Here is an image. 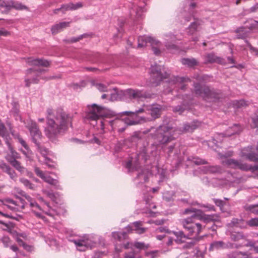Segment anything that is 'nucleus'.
<instances>
[{
	"instance_id": "nucleus-1",
	"label": "nucleus",
	"mask_w": 258,
	"mask_h": 258,
	"mask_svg": "<svg viewBox=\"0 0 258 258\" xmlns=\"http://www.w3.org/2000/svg\"><path fill=\"white\" fill-rule=\"evenodd\" d=\"M200 125V122L194 120L184 123L182 127L174 128L169 124H166L165 121H164V123L156 129L154 134H151L154 142L150 147L144 149V154L147 155L150 153L153 156H155L159 146L165 145L175 140L173 135L175 132H178V134L191 133Z\"/></svg>"
},
{
	"instance_id": "nucleus-2",
	"label": "nucleus",
	"mask_w": 258,
	"mask_h": 258,
	"mask_svg": "<svg viewBox=\"0 0 258 258\" xmlns=\"http://www.w3.org/2000/svg\"><path fill=\"white\" fill-rule=\"evenodd\" d=\"M46 120L45 134L52 142L55 141L59 135L67 132L69 124H71V117L61 108L55 110L48 108Z\"/></svg>"
},
{
	"instance_id": "nucleus-3",
	"label": "nucleus",
	"mask_w": 258,
	"mask_h": 258,
	"mask_svg": "<svg viewBox=\"0 0 258 258\" xmlns=\"http://www.w3.org/2000/svg\"><path fill=\"white\" fill-rule=\"evenodd\" d=\"M184 213L186 214L193 213L190 217L184 219L181 222L184 228L188 232V236H198L201 232L202 225L200 223L196 222V219H204L206 221L213 220L212 216L203 215L201 210L193 208L185 209Z\"/></svg>"
},
{
	"instance_id": "nucleus-4",
	"label": "nucleus",
	"mask_w": 258,
	"mask_h": 258,
	"mask_svg": "<svg viewBox=\"0 0 258 258\" xmlns=\"http://www.w3.org/2000/svg\"><path fill=\"white\" fill-rule=\"evenodd\" d=\"M194 86L195 94L205 100L215 101L222 97V94L219 91L211 89L209 87L201 86L199 83H195Z\"/></svg>"
},
{
	"instance_id": "nucleus-5",
	"label": "nucleus",
	"mask_w": 258,
	"mask_h": 258,
	"mask_svg": "<svg viewBox=\"0 0 258 258\" xmlns=\"http://www.w3.org/2000/svg\"><path fill=\"white\" fill-rule=\"evenodd\" d=\"M127 95L130 98H150V94L143 93L139 90L127 89L125 92L121 90L118 91L116 88H114L113 91L110 95L109 100L114 101L121 99L123 95Z\"/></svg>"
},
{
	"instance_id": "nucleus-6",
	"label": "nucleus",
	"mask_w": 258,
	"mask_h": 258,
	"mask_svg": "<svg viewBox=\"0 0 258 258\" xmlns=\"http://www.w3.org/2000/svg\"><path fill=\"white\" fill-rule=\"evenodd\" d=\"M147 43H150L152 47V50L155 55H159L161 51L159 47L161 43L155 38L149 36H140L138 38V48H142L146 46Z\"/></svg>"
},
{
	"instance_id": "nucleus-7",
	"label": "nucleus",
	"mask_w": 258,
	"mask_h": 258,
	"mask_svg": "<svg viewBox=\"0 0 258 258\" xmlns=\"http://www.w3.org/2000/svg\"><path fill=\"white\" fill-rule=\"evenodd\" d=\"M169 74L164 68L155 64L151 68V81L153 85L157 86L164 79L167 78Z\"/></svg>"
},
{
	"instance_id": "nucleus-8",
	"label": "nucleus",
	"mask_w": 258,
	"mask_h": 258,
	"mask_svg": "<svg viewBox=\"0 0 258 258\" xmlns=\"http://www.w3.org/2000/svg\"><path fill=\"white\" fill-rule=\"evenodd\" d=\"M34 172L37 176L43 179L45 182L54 186L56 188H59L58 181L56 179H53L50 176L47 175V172H43L37 167H34Z\"/></svg>"
},
{
	"instance_id": "nucleus-9",
	"label": "nucleus",
	"mask_w": 258,
	"mask_h": 258,
	"mask_svg": "<svg viewBox=\"0 0 258 258\" xmlns=\"http://www.w3.org/2000/svg\"><path fill=\"white\" fill-rule=\"evenodd\" d=\"M73 241L77 247L78 250L81 251H84L88 248H92L95 244L88 238L85 237L78 240H74Z\"/></svg>"
},
{
	"instance_id": "nucleus-10",
	"label": "nucleus",
	"mask_w": 258,
	"mask_h": 258,
	"mask_svg": "<svg viewBox=\"0 0 258 258\" xmlns=\"http://www.w3.org/2000/svg\"><path fill=\"white\" fill-rule=\"evenodd\" d=\"M240 156L250 161H257L258 155L253 152L252 147L248 146L241 150Z\"/></svg>"
},
{
	"instance_id": "nucleus-11",
	"label": "nucleus",
	"mask_w": 258,
	"mask_h": 258,
	"mask_svg": "<svg viewBox=\"0 0 258 258\" xmlns=\"http://www.w3.org/2000/svg\"><path fill=\"white\" fill-rule=\"evenodd\" d=\"M103 109V107L93 104L89 112L86 115V117L91 120H96L103 115L102 112Z\"/></svg>"
},
{
	"instance_id": "nucleus-12",
	"label": "nucleus",
	"mask_w": 258,
	"mask_h": 258,
	"mask_svg": "<svg viewBox=\"0 0 258 258\" xmlns=\"http://www.w3.org/2000/svg\"><path fill=\"white\" fill-rule=\"evenodd\" d=\"M27 127L30 131L32 137V141L34 143H37V140L40 139L41 133L38 127L36 122L31 121L27 125Z\"/></svg>"
},
{
	"instance_id": "nucleus-13",
	"label": "nucleus",
	"mask_w": 258,
	"mask_h": 258,
	"mask_svg": "<svg viewBox=\"0 0 258 258\" xmlns=\"http://www.w3.org/2000/svg\"><path fill=\"white\" fill-rule=\"evenodd\" d=\"M146 107L147 110L151 111V115L154 119L160 117L161 113V107L158 105H152L149 106H144Z\"/></svg>"
},
{
	"instance_id": "nucleus-14",
	"label": "nucleus",
	"mask_w": 258,
	"mask_h": 258,
	"mask_svg": "<svg viewBox=\"0 0 258 258\" xmlns=\"http://www.w3.org/2000/svg\"><path fill=\"white\" fill-rule=\"evenodd\" d=\"M27 63L30 66H42L47 67L50 65V62L44 59H33L29 58L27 59Z\"/></svg>"
},
{
	"instance_id": "nucleus-15",
	"label": "nucleus",
	"mask_w": 258,
	"mask_h": 258,
	"mask_svg": "<svg viewBox=\"0 0 258 258\" xmlns=\"http://www.w3.org/2000/svg\"><path fill=\"white\" fill-rule=\"evenodd\" d=\"M70 22H62L58 24H56L53 25L51 28V31L53 35H55L64 28L69 27Z\"/></svg>"
},
{
	"instance_id": "nucleus-16",
	"label": "nucleus",
	"mask_w": 258,
	"mask_h": 258,
	"mask_svg": "<svg viewBox=\"0 0 258 258\" xmlns=\"http://www.w3.org/2000/svg\"><path fill=\"white\" fill-rule=\"evenodd\" d=\"M228 247V245L222 241H214L210 245L209 250L213 251Z\"/></svg>"
},
{
	"instance_id": "nucleus-17",
	"label": "nucleus",
	"mask_w": 258,
	"mask_h": 258,
	"mask_svg": "<svg viewBox=\"0 0 258 258\" xmlns=\"http://www.w3.org/2000/svg\"><path fill=\"white\" fill-rule=\"evenodd\" d=\"M0 136L2 137L6 141V143L7 144L8 147L10 148L11 152L13 154H14V152L12 150L11 148V145L9 141V136L7 133V130L4 124L0 120Z\"/></svg>"
},
{
	"instance_id": "nucleus-18",
	"label": "nucleus",
	"mask_w": 258,
	"mask_h": 258,
	"mask_svg": "<svg viewBox=\"0 0 258 258\" xmlns=\"http://www.w3.org/2000/svg\"><path fill=\"white\" fill-rule=\"evenodd\" d=\"M223 63L224 62L223 58L217 56L214 53H210L205 55V63Z\"/></svg>"
},
{
	"instance_id": "nucleus-19",
	"label": "nucleus",
	"mask_w": 258,
	"mask_h": 258,
	"mask_svg": "<svg viewBox=\"0 0 258 258\" xmlns=\"http://www.w3.org/2000/svg\"><path fill=\"white\" fill-rule=\"evenodd\" d=\"M202 172L205 174H216L222 172V169L219 166H209L203 167Z\"/></svg>"
},
{
	"instance_id": "nucleus-20",
	"label": "nucleus",
	"mask_w": 258,
	"mask_h": 258,
	"mask_svg": "<svg viewBox=\"0 0 258 258\" xmlns=\"http://www.w3.org/2000/svg\"><path fill=\"white\" fill-rule=\"evenodd\" d=\"M235 32L237 34L236 37L238 39H245L251 33L246 26L238 28Z\"/></svg>"
},
{
	"instance_id": "nucleus-21",
	"label": "nucleus",
	"mask_w": 258,
	"mask_h": 258,
	"mask_svg": "<svg viewBox=\"0 0 258 258\" xmlns=\"http://www.w3.org/2000/svg\"><path fill=\"white\" fill-rule=\"evenodd\" d=\"M12 5V1L0 0V12L2 13H7L11 9Z\"/></svg>"
},
{
	"instance_id": "nucleus-22",
	"label": "nucleus",
	"mask_w": 258,
	"mask_h": 258,
	"mask_svg": "<svg viewBox=\"0 0 258 258\" xmlns=\"http://www.w3.org/2000/svg\"><path fill=\"white\" fill-rule=\"evenodd\" d=\"M82 7V5L81 3H77V4H74L73 3H69L66 5H62L60 9H61V11L63 13H64L66 11L69 10H75L78 8H81Z\"/></svg>"
},
{
	"instance_id": "nucleus-23",
	"label": "nucleus",
	"mask_w": 258,
	"mask_h": 258,
	"mask_svg": "<svg viewBox=\"0 0 258 258\" xmlns=\"http://www.w3.org/2000/svg\"><path fill=\"white\" fill-rule=\"evenodd\" d=\"M166 40L167 41H169L170 40H171V41L174 42L176 40L175 36H174L173 35H171V36L166 35ZM165 46H166L167 49L168 50H172L178 49V47L175 44H174L173 43H170L169 42H166Z\"/></svg>"
},
{
	"instance_id": "nucleus-24",
	"label": "nucleus",
	"mask_w": 258,
	"mask_h": 258,
	"mask_svg": "<svg viewBox=\"0 0 258 258\" xmlns=\"http://www.w3.org/2000/svg\"><path fill=\"white\" fill-rule=\"evenodd\" d=\"M9 162L21 173L24 174L27 172V169L24 167L21 166V163L16 159L9 160Z\"/></svg>"
},
{
	"instance_id": "nucleus-25",
	"label": "nucleus",
	"mask_w": 258,
	"mask_h": 258,
	"mask_svg": "<svg viewBox=\"0 0 258 258\" xmlns=\"http://www.w3.org/2000/svg\"><path fill=\"white\" fill-rule=\"evenodd\" d=\"M241 132V127L237 124H235L233 126L229 127L226 131L225 134L227 137H230L231 135L239 134Z\"/></svg>"
},
{
	"instance_id": "nucleus-26",
	"label": "nucleus",
	"mask_w": 258,
	"mask_h": 258,
	"mask_svg": "<svg viewBox=\"0 0 258 258\" xmlns=\"http://www.w3.org/2000/svg\"><path fill=\"white\" fill-rule=\"evenodd\" d=\"M181 63L188 67H194L198 64V61L194 58H184L181 60Z\"/></svg>"
},
{
	"instance_id": "nucleus-27",
	"label": "nucleus",
	"mask_w": 258,
	"mask_h": 258,
	"mask_svg": "<svg viewBox=\"0 0 258 258\" xmlns=\"http://www.w3.org/2000/svg\"><path fill=\"white\" fill-rule=\"evenodd\" d=\"M112 236L114 239L117 240L118 241H122L123 240L128 238L127 234L125 232H113L112 233Z\"/></svg>"
},
{
	"instance_id": "nucleus-28",
	"label": "nucleus",
	"mask_w": 258,
	"mask_h": 258,
	"mask_svg": "<svg viewBox=\"0 0 258 258\" xmlns=\"http://www.w3.org/2000/svg\"><path fill=\"white\" fill-rule=\"evenodd\" d=\"M189 81V79L186 77H173V78L170 81L169 83L172 84L177 85L178 86L184 82Z\"/></svg>"
},
{
	"instance_id": "nucleus-29",
	"label": "nucleus",
	"mask_w": 258,
	"mask_h": 258,
	"mask_svg": "<svg viewBox=\"0 0 258 258\" xmlns=\"http://www.w3.org/2000/svg\"><path fill=\"white\" fill-rule=\"evenodd\" d=\"M245 24L250 32L251 30L258 28V22L252 19L247 20Z\"/></svg>"
},
{
	"instance_id": "nucleus-30",
	"label": "nucleus",
	"mask_w": 258,
	"mask_h": 258,
	"mask_svg": "<svg viewBox=\"0 0 258 258\" xmlns=\"http://www.w3.org/2000/svg\"><path fill=\"white\" fill-rule=\"evenodd\" d=\"M231 239L234 241H238L240 239H243L245 238V236L241 232H233L230 235Z\"/></svg>"
},
{
	"instance_id": "nucleus-31",
	"label": "nucleus",
	"mask_w": 258,
	"mask_h": 258,
	"mask_svg": "<svg viewBox=\"0 0 258 258\" xmlns=\"http://www.w3.org/2000/svg\"><path fill=\"white\" fill-rule=\"evenodd\" d=\"M173 234L176 237V239L175 241L177 243H180L182 242L181 239L182 238H186V235L184 234L182 231H172Z\"/></svg>"
},
{
	"instance_id": "nucleus-32",
	"label": "nucleus",
	"mask_w": 258,
	"mask_h": 258,
	"mask_svg": "<svg viewBox=\"0 0 258 258\" xmlns=\"http://www.w3.org/2000/svg\"><path fill=\"white\" fill-rule=\"evenodd\" d=\"M137 178L140 180V182H146L148 180V172L146 170L142 171L138 174Z\"/></svg>"
},
{
	"instance_id": "nucleus-33",
	"label": "nucleus",
	"mask_w": 258,
	"mask_h": 258,
	"mask_svg": "<svg viewBox=\"0 0 258 258\" xmlns=\"http://www.w3.org/2000/svg\"><path fill=\"white\" fill-rule=\"evenodd\" d=\"M188 160L192 161L194 164H195L197 165L206 164L207 163V162L205 160L200 158L197 157H192L191 158H188Z\"/></svg>"
},
{
	"instance_id": "nucleus-34",
	"label": "nucleus",
	"mask_w": 258,
	"mask_h": 258,
	"mask_svg": "<svg viewBox=\"0 0 258 258\" xmlns=\"http://www.w3.org/2000/svg\"><path fill=\"white\" fill-rule=\"evenodd\" d=\"M35 144L37 146L38 151L39 152V153L43 156L44 158L45 159V157H47L46 156L48 153V149L45 147L41 146L38 142Z\"/></svg>"
},
{
	"instance_id": "nucleus-35",
	"label": "nucleus",
	"mask_w": 258,
	"mask_h": 258,
	"mask_svg": "<svg viewBox=\"0 0 258 258\" xmlns=\"http://www.w3.org/2000/svg\"><path fill=\"white\" fill-rule=\"evenodd\" d=\"M134 226V230L136 231L137 233L142 234L146 232V228L141 227V222H136L133 223Z\"/></svg>"
},
{
	"instance_id": "nucleus-36",
	"label": "nucleus",
	"mask_w": 258,
	"mask_h": 258,
	"mask_svg": "<svg viewBox=\"0 0 258 258\" xmlns=\"http://www.w3.org/2000/svg\"><path fill=\"white\" fill-rule=\"evenodd\" d=\"M13 5L11 6V8H14L17 10H28V8L23 5L22 3L15 2L12 1Z\"/></svg>"
},
{
	"instance_id": "nucleus-37",
	"label": "nucleus",
	"mask_w": 258,
	"mask_h": 258,
	"mask_svg": "<svg viewBox=\"0 0 258 258\" xmlns=\"http://www.w3.org/2000/svg\"><path fill=\"white\" fill-rule=\"evenodd\" d=\"M228 258H248L244 253L239 252H235L228 255Z\"/></svg>"
},
{
	"instance_id": "nucleus-38",
	"label": "nucleus",
	"mask_w": 258,
	"mask_h": 258,
	"mask_svg": "<svg viewBox=\"0 0 258 258\" xmlns=\"http://www.w3.org/2000/svg\"><path fill=\"white\" fill-rule=\"evenodd\" d=\"M9 176L11 179L14 181H16L17 178V175L16 172L12 169L10 167L5 171Z\"/></svg>"
},
{
	"instance_id": "nucleus-39",
	"label": "nucleus",
	"mask_w": 258,
	"mask_h": 258,
	"mask_svg": "<svg viewBox=\"0 0 258 258\" xmlns=\"http://www.w3.org/2000/svg\"><path fill=\"white\" fill-rule=\"evenodd\" d=\"M0 224L4 226L5 227H2L4 230H7L10 233L12 232L11 228L14 226L13 223L12 222H9L8 223H5L2 221H0Z\"/></svg>"
},
{
	"instance_id": "nucleus-40",
	"label": "nucleus",
	"mask_w": 258,
	"mask_h": 258,
	"mask_svg": "<svg viewBox=\"0 0 258 258\" xmlns=\"http://www.w3.org/2000/svg\"><path fill=\"white\" fill-rule=\"evenodd\" d=\"M246 210L250 211L254 214L258 215V205H252L245 206Z\"/></svg>"
},
{
	"instance_id": "nucleus-41",
	"label": "nucleus",
	"mask_w": 258,
	"mask_h": 258,
	"mask_svg": "<svg viewBox=\"0 0 258 258\" xmlns=\"http://www.w3.org/2000/svg\"><path fill=\"white\" fill-rule=\"evenodd\" d=\"M199 25V24L196 22L192 23L188 27L189 31H188V33L190 35L194 34L197 31Z\"/></svg>"
},
{
	"instance_id": "nucleus-42",
	"label": "nucleus",
	"mask_w": 258,
	"mask_h": 258,
	"mask_svg": "<svg viewBox=\"0 0 258 258\" xmlns=\"http://www.w3.org/2000/svg\"><path fill=\"white\" fill-rule=\"evenodd\" d=\"M20 181L21 183H22L26 187L33 189L34 188V185L30 182L29 180L25 178H21Z\"/></svg>"
},
{
	"instance_id": "nucleus-43",
	"label": "nucleus",
	"mask_w": 258,
	"mask_h": 258,
	"mask_svg": "<svg viewBox=\"0 0 258 258\" xmlns=\"http://www.w3.org/2000/svg\"><path fill=\"white\" fill-rule=\"evenodd\" d=\"M95 86L100 92H108L109 91L107 86L101 83H96L95 84Z\"/></svg>"
},
{
	"instance_id": "nucleus-44",
	"label": "nucleus",
	"mask_w": 258,
	"mask_h": 258,
	"mask_svg": "<svg viewBox=\"0 0 258 258\" xmlns=\"http://www.w3.org/2000/svg\"><path fill=\"white\" fill-rule=\"evenodd\" d=\"M234 105L238 108H240L243 106L247 105V103L244 100H236L234 102Z\"/></svg>"
},
{
	"instance_id": "nucleus-45",
	"label": "nucleus",
	"mask_w": 258,
	"mask_h": 258,
	"mask_svg": "<svg viewBox=\"0 0 258 258\" xmlns=\"http://www.w3.org/2000/svg\"><path fill=\"white\" fill-rule=\"evenodd\" d=\"M250 226H258V218H252L247 222Z\"/></svg>"
},
{
	"instance_id": "nucleus-46",
	"label": "nucleus",
	"mask_w": 258,
	"mask_h": 258,
	"mask_svg": "<svg viewBox=\"0 0 258 258\" xmlns=\"http://www.w3.org/2000/svg\"><path fill=\"white\" fill-rule=\"evenodd\" d=\"M252 122L251 126L252 127H258V116L254 115L251 117Z\"/></svg>"
},
{
	"instance_id": "nucleus-47",
	"label": "nucleus",
	"mask_w": 258,
	"mask_h": 258,
	"mask_svg": "<svg viewBox=\"0 0 258 258\" xmlns=\"http://www.w3.org/2000/svg\"><path fill=\"white\" fill-rule=\"evenodd\" d=\"M245 42L247 44V45L249 47L250 50L251 52H255V54L256 55H258V48L253 47L248 40H245Z\"/></svg>"
},
{
	"instance_id": "nucleus-48",
	"label": "nucleus",
	"mask_w": 258,
	"mask_h": 258,
	"mask_svg": "<svg viewBox=\"0 0 258 258\" xmlns=\"http://www.w3.org/2000/svg\"><path fill=\"white\" fill-rule=\"evenodd\" d=\"M133 245L139 249H143L147 248V246H146L145 243L143 242H136Z\"/></svg>"
},
{
	"instance_id": "nucleus-49",
	"label": "nucleus",
	"mask_w": 258,
	"mask_h": 258,
	"mask_svg": "<svg viewBox=\"0 0 258 258\" xmlns=\"http://www.w3.org/2000/svg\"><path fill=\"white\" fill-rule=\"evenodd\" d=\"M25 81V86L27 87H29L31 83H38V80L36 78H33L32 79L29 78L26 79Z\"/></svg>"
},
{
	"instance_id": "nucleus-50",
	"label": "nucleus",
	"mask_w": 258,
	"mask_h": 258,
	"mask_svg": "<svg viewBox=\"0 0 258 258\" xmlns=\"http://www.w3.org/2000/svg\"><path fill=\"white\" fill-rule=\"evenodd\" d=\"M184 108L180 105H178L173 108V111L174 112L178 113L179 114H181L184 111Z\"/></svg>"
},
{
	"instance_id": "nucleus-51",
	"label": "nucleus",
	"mask_w": 258,
	"mask_h": 258,
	"mask_svg": "<svg viewBox=\"0 0 258 258\" xmlns=\"http://www.w3.org/2000/svg\"><path fill=\"white\" fill-rule=\"evenodd\" d=\"M1 241L3 243V244H4V246L5 247H7L9 246V243L10 242V239L9 237H8V236H4L1 239Z\"/></svg>"
},
{
	"instance_id": "nucleus-52",
	"label": "nucleus",
	"mask_w": 258,
	"mask_h": 258,
	"mask_svg": "<svg viewBox=\"0 0 258 258\" xmlns=\"http://www.w3.org/2000/svg\"><path fill=\"white\" fill-rule=\"evenodd\" d=\"M11 35V32L6 30L5 28L0 29V36H8Z\"/></svg>"
},
{
	"instance_id": "nucleus-53",
	"label": "nucleus",
	"mask_w": 258,
	"mask_h": 258,
	"mask_svg": "<svg viewBox=\"0 0 258 258\" xmlns=\"http://www.w3.org/2000/svg\"><path fill=\"white\" fill-rule=\"evenodd\" d=\"M86 36L85 34L81 35L78 36V37H73L70 40H69V42L74 43L79 41L81 39H83Z\"/></svg>"
},
{
	"instance_id": "nucleus-54",
	"label": "nucleus",
	"mask_w": 258,
	"mask_h": 258,
	"mask_svg": "<svg viewBox=\"0 0 258 258\" xmlns=\"http://www.w3.org/2000/svg\"><path fill=\"white\" fill-rule=\"evenodd\" d=\"M195 245V242L194 241H190L189 242H187L183 246V248L184 249H190L194 247Z\"/></svg>"
},
{
	"instance_id": "nucleus-55",
	"label": "nucleus",
	"mask_w": 258,
	"mask_h": 258,
	"mask_svg": "<svg viewBox=\"0 0 258 258\" xmlns=\"http://www.w3.org/2000/svg\"><path fill=\"white\" fill-rule=\"evenodd\" d=\"M213 201L215 204L221 209L224 206V202L222 200L213 199Z\"/></svg>"
},
{
	"instance_id": "nucleus-56",
	"label": "nucleus",
	"mask_w": 258,
	"mask_h": 258,
	"mask_svg": "<svg viewBox=\"0 0 258 258\" xmlns=\"http://www.w3.org/2000/svg\"><path fill=\"white\" fill-rule=\"evenodd\" d=\"M10 166L8 165L4 161H0V168L5 172Z\"/></svg>"
},
{
	"instance_id": "nucleus-57",
	"label": "nucleus",
	"mask_w": 258,
	"mask_h": 258,
	"mask_svg": "<svg viewBox=\"0 0 258 258\" xmlns=\"http://www.w3.org/2000/svg\"><path fill=\"white\" fill-rule=\"evenodd\" d=\"M158 252V250L151 251L147 253V255L148 256H151V258H156L157 256V254Z\"/></svg>"
},
{
	"instance_id": "nucleus-58",
	"label": "nucleus",
	"mask_w": 258,
	"mask_h": 258,
	"mask_svg": "<svg viewBox=\"0 0 258 258\" xmlns=\"http://www.w3.org/2000/svg\"><path fill=\"white\" fill-rule=\"evenodd\" d=\"M19 141L22 145V146H23L27 151H29V146L27 145V144H26L24 140H23L22 138H19Z\"/></svg>"
},
{
	"instance_id": "nucleus-59",
	"label": "nucleus",
	"mask_w": 258,
	"mask_h": 258,
	"mask_svg": "<svg viewBox=\"0 0 258 258\" xmlns=\"http://www.w3.org/2000/svg\"><path fill=\"white\" fill-rule=\"evenodd\" d=\"M219 155L221 158H227L228 157L232 156L233 155V152L232 151H228V152L225 153L224 154H219Z\"/></svg>"
},
{
	"instance_id": "nucleus-60",
	"label": "nucleus",
	"mask_w": 258,
	"mask_h": 258,
	"mask_svg": "<svg viewBox=\"0 0 258 258\" xmlns=\"http://www.w3.org/2000/svg\"><path fill=\"white\" fill-rule=\"evenodd\" d=\"M51 162V160L48 158V157H45L44 163L46 164L48 167L52 168L53 167V165L50 164Z\"/></svg>"
},
{
	"instance_id": "nucleus-61",
	"label": "nucleus",
	"mask_w": 258,
	"mask_h": 258,
	"mask_svg": "<svg viewBox=\"0 0 258 258\" xmlns=\"http://www.w3.org/2000/svg\"><path fill=\"white\" fill-rule=\"evenodd\" d=\"M11 148H12V147H11ZM8 148H9V150H10V152H11V154H12V157H10L9 156H7L6 157V159H7V161L9 162V160H12L13 159H15L14 158V157H15V154H16V152H15L13 150V149H12L13 151L14 152V154H12V153L11 152V151L10 150V148H9V147H8ZM12 149H13V148H12Z\"/></svg>"
},
{
	"instance_id": "nucleus-62",
	"label": "nucleus",
	"mask_w": 258,
	"mask_h": 258,
	"mask_svg": "<svg viewBox=\"0 0 258 258\" xmlns=\"http://www.w3.org/2000/svg\"><path fill=\"white\" fill-rule=\"evenodd\" d=\"M175 147V144H172L168 147V154H170L173 152V150Z\"/></svg>"
},
{
	"instance_id": "nucleus-63",
	"label": "nucleus",
	"mask_w": 258,
	"mask_h": 258,
	"mask_svg": "<svg viewBox=\"0 0 258 258\" xmlns=\"http://www.w3.org/2000/svg\"><path fill=\"white\" fill-rule=\"evenodd\" d=\"M203 207L208 208L209 211H215V209L214 207L211 205H204Z\"/></svg>"
},
{
	"instance_id": "nucleus-64",
	"label": "nucleus",
	"mask_w": 258,
	"mask_h": 258,
	"mask_svg": "<svg viewBox=\"0 0 258 258\" xmlns=\"http://www.w3.org/2000/svg\"><path fill=\"white\" fill-rule=\"evenodd\" d=\"M135 253L134 252H130L125 253L124 258H135Z\"/></svg>"
}]
</instances>
